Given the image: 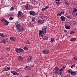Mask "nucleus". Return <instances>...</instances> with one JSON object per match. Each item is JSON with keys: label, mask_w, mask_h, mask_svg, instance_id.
Segmentation results:
<instances>
[{"label": "nucleus", "mask_w": 77, "mask_h": 77, "mask_svg": "<svg viewBox=\"0 0 77 77\" xmlns=\"http://www.w3.org/2000/svg\"><path fill=\"white\" fill-rule=\"evenodd\" d=\"M11 73L12 74H13V75H17V72H15L13 71H11Z\"/></svg>", "instance_id": "4468645a"}, {"label": "nucleus", "mask_w": 77, "mask_h": 77, "mask_svg": "<svg viewBox=\"0 0 77 77\" xmlns=\"http://www.w3.org/2000/svg\"><path fill=\"white\" fill-rule=\"evenodd\" d=\"M24 69H25V70H28V68L27 66L25 67Z\"/></svg>", "instance_id": "f704fd0d"}, {"label": "nucleus", "mask_w": 77, "mask_h": 77, "mask_svg": "<svg viewBox=\"0 0 77 77\" xmlns=\"http://www.w3.org/2000/svg\"><path fill=\"white\" fill-rule=\"evenodd\" d=\"M6 50H9V48H7Z\"/></svg>", "instance_id": "680f3d73"}, {"label": "nucleus", "mask_w": 77, "mask_h": 77, "mask_svg": "<svg viewBox=\"0 0 77 77\" xmlns=\"http://www.w3.org/2000/svg\"><path fill=\"white\" fill-rule=\"evenodd\" d=\"M23 49L24 50H28V48L26 46H25L23 48Z\"/></svg>", "instance_id": "a878e982"}, {"label": "nucleus", "mask_w": 77, "mask_h": 77, "mask_svg": "<svg viewBox=\"0 0 77 77\" xmlns=\"http://www.w3.org/2000/svg\"><path fill=\"white\" fill-rule=\"evenodd\" d=\"M48 38L46 36H45L43 38L44 40H48Z\"/></svg>", "instance_id": "412c9836"}, {"label": "nucleus", "mask_w": 77, "mask_h": 77, "mask_svg": "<svg viewBox=\"0 0 77 77\" xmlns=\"http://www.w3.org/2000/svg\"><path fill=\"white\" fill-rule=\"evenodd\" d=\"M69 12L71 15H74L75 13H74V12H73L72 9H70Z\"/></svg>", "instance_id": "0eeeda50"}, {"label": "nucleus", "mask_w": 77, "mask_h": 77, "mask_svg": "<svg viewBox=\"0 0 77 77\" xmlns=\"http://www.w3.org/2000/svg\"><path fill=\"white\" fill-rule=\"evenodd\" d=\"M29 14L30 15H36V13L34 11H31L29 12Z\"/></svg>", "instance_id": "20e7f679"}, {"label": "nucleus", "mask_w": 77, "mask_h": 77, "mask_svg": "<svg viewBox=\"0 0 77 77\" xmlns=\"http://www.w3.org/2000/svg\"><path fill=\"white\" fill-rule=\"evenodd\" d=\"M21 14H22V12L21 11H20L18 12V16L17 17H20L21 15Z\"/></svg>", "instance_id": "1a4fd4ad"}, {"label": "nucleus", "mask_w": 77, "mask_h": 77, "mask_svg": "<svg viewBox=\"0 0 77 77\" xmlns=\"http://www.w3.org/2000/svg\"><path fill=\"white\" fill-rule=\"evenodd\" d=\"M26 9H30V8H29V6L26 7Z\"/></svg>", "instance_id": "3c124183"}, {"label": "nucleus", "mask_w": 77, "mask_h": 77, "mask_svg": "<svg viewBox=\"0 0 77 77\" xmlns=\"http://www.w3.org/2000/svg\"><path fill=\"white\" fill-rule=\"evenodd\" d=\"M10 40L12 41H15V39L14 37H10Z\"/></svg>", "instance_id": "2eb2a0df"}, {"label": "nucleus", "mask_w": 77, "mask_h": 77, "mask_svg": "<svg viewBox=\"0 0 77 77\" xmlns=\"http://www.w3.org/2000/svg\"><path fill=\"white\" fill-rule=\"evenodd\" d=\"M43 53L46 54H47L48 53H49V51L48 50H44L43 51Z\"/></svg>", "instance_id": "39448f33"}, {"label": "nucleus", "mask_w": 77, "mask_h": 77, "mask_svg": "<svg viewBox=\"0 0 77 77\" xmlns=\"http://www.w3.org/2000/svg\"><path fill=\"white\" fill-rule=\"evenodd\" d=\"M75 10H73V13L74 14V12H77V8H74Z\"/></svg>", "instance_id": "b1692460"}, {"label": "nucleus", "mask_w": 77, "mask_h": 77, "mask_svg": "<svg viewBox=\"0 0 77 77\" xmlns=\"http://www.w3.org/2000/svg\"><path fill=\"white\" fill-rule=\"evenodd\" d=\"M32 21L33 22H35V17H33L32 18Z\"/></svg>", "instance_id": "5701e85b"}, {"label": "nucleus", "mask_w": 77, "mask_h": 77, "mask_svg": "<svg viewBox=\"0 0 77 77\" xmlns=\"http://www.w3.org/2000/svg\"><path fill=\"white\" fill-rule=\"evenodd\" d=\"M45 34H46V31L45 30Z\"/></svg>", "instance_id": "052dcab7"}, {"label": "nucleus", "mask_w": 77, "mask_h": 77, "mask_svg": "<svg viewBox=\"0 0 77 77\" xmlns=\"http://www.w3.org/2000/svg\"><path fill=\"white\" fill-rule=\"evenodd\" d=\"M57 15L58 17H60V16H61V15H62V14L60 12V13H59L57 14Z\"/></svg>", "instance_id": "bb28decb"}, {"label": "nucleus", "mask_w": 77, "mask_h": 77, "mask_svg": "<svg viewBox=\"0 0 77 77\" xmlns=\"http://www.w3.org/2000/svg\"><path fill=\"white\" fill-rule=\"evenodd\" d=\"M20 49L16 48L15 49V51L16 52H17V53H19V51Z\"/></svg>", "instance_id": "393cba45"}, {"label": "nucleus", "mask_w": 77, "mask_h": 77, "mask_svg": "<svg viewBox=\"0 0 77 77\" xmlns=\"http://www.w3.org/2000/svg\"><path fill=\"white\" fill-rule=\"evenodd\" d=\"M8 24H9V22L7 21V20H6L4 22V24L5 25V26H7L8 25Z\"/></svg>", "instance_id": "9b49d317"}, {"label": "nucleus", "mask_w": 77, "mask_h": 77, "mask_svg": "<svg viewBox=\"0 0 77 77\" xmlns=\"http://www.w3.org/2000/svg\"><path fill=\"white\" fill-rule=\"evenodd\" d=\"M15 25L16 26V28H17L19 32H22L24 29V28L22 27L20 24L18 22H16L15 23Z\"/></svg>", "instance_id": "f257e3e1"}, {"label": "nucleus", "mask_w": 77, "mask_h": 77, "mask_svg": "<svg viewBox=\"0 0 77 77\" xmlns=\"http://www.w3.org/2000/svg\"><path fill=\"white\" fill-rule=\"evenodd\" d=\"M46 17V16H43V15H42V16H40V18H43V17Z\"/></svg>", "instance_id": "e433bc0d"}, {"label": "nucleus", "mask_w": 77, "mask_h": 77, "mask_svg": "<svg viewBox=\"0 0 77 77\" xmlns=\"http://www.w3.org/2000/svg\"><path fill=\"white\" fill-rule=\"evenodd\" d=\"M28 67V70H30V69H32L29 66H27Z\"/></svg>", "instance_id": "473e14b6"}, {"label": "nucleus", "mask_w": 77, "mask_h": 77, "mask_svg": "<svg viewBox=\"0 0 77 77\" xmlns=\"http://www.w3.org/2000/svg\"><path fill=\"white\" fill-rule=\"evenodd\" d=\"M55 71H60V69H59L58 67H55L54 69Z\"/></svg>", "instance_id": "dca6fc26"}, {"label": "nucleus", "mask_w": 77, "mask_h": 77, "mask_svg": "<svg viewBox=\"0 0 77 77\" xmlns=\"http://www.w3.org/2000/svg\"><path fill=\"white\" fill-rule=\"evenodd\" d=\"M60 13H61V15L62 14H65V11H62L61 12H60Z\"/></svg>", "instance_id": "c756f323"}, {"label": "nucleus", "mask_w": 77, "mask_h": 77, "mask_svg": "<svg viewBox=\"0 0 77 77\" xmlns=\"http://www.w3.org/2000/svg\"><path fill=\"white\" fill-rule=\"evenodd\" d=\"M56 2H59V1H60V0H55Z\"/></svg>", "instance_id": "bf43d9fd"}, {"label": "nucleus", "mask_w": 77, "mask_h": 77, "mask_svg": "<svg viewBox=\"0 0 77 77\" xmlns=\"http://www.w3.org/2000/svg\"><path fill=\"white\" fill-rule=\"evenodd\" d=\"M74 32L73 31H72L70 33V34H72L73 33H74Z\"/></svg>", "instance_id": "c03bdc74"}, {"label": "nucleus", "mask_w": 77, "mask_h": 77, "mask_svg": "<svg viewBox=\"0 0 77 77\" xmlns=\"http://www.w3.org/2000/svg\"><path fill=\"white\" fill-rule=\"evenodd\" d=\"M5 37H8V35H5Z\"/></svg>", "instance_id": "6e6d98bb"}, {"label": "nucleus", "mask_w": 77, "mask_h": 77, "mask_svg": "<svg viewBox=\"0 0 77 77\" xmlns=\"http://www.w3.org/2000/svg\"><path fill=\"white\" fill-rule=\"evenodd\" d=\"M18 59L19 61H23V57L21 56H19L18 57Z\"/></svg>", "instance_id": "423d86ee"}, {"label": "nucleus", "mask_w": 77, "mask_h": 77, "mask_svg": "<svg viewBox=\"0 0 77 77\" xmlns=\"http://www.w3.org/2000/svg\"><path fill=\"white\" fill-rule=\"evenodd\" d=\"M41 37H43V35H41Z\"/></svg>", "instance_id": "e2e57ef3"}, {"label": "nucleus", "mask_w": 77, "mask_h": 77, "mask_svg": "<svg viewBox=\"0 0 77 77\" xmlns=\"http://www.w3.org/2000/svg\"><path fill=\"white\" fill-rule=\"evenodd\" d=\"M70 28V26H68V29H69Z\"/></svg>", "instance_id": "864d4df0"}, {"label": "nucleus", "mask_w": 77, "mask_h": 77, "mask_svg": "<svg viewBox=\"0 0 77 77\" xmlns=\"http://www.w3.org/2000/svg\"><path fill=\"white\" fill-rule=\"evenodd\" d=\"M75 66V65H73L72 66H71V67L72 68H73V67H74Z\"/></svg>", "instance_id": "37998d69"}, {"label": "nucleus", "mask_w": 77, "mask_h": 77, "mask_svg": "<svg viewBox=\"0 0 77 77\" xmlns=\"http://www.w3.org/2000/svg\"><path fill=\"white\" fill-rule=\"evenodd\" d=\"M7 20L6 19L3 18L2 20V21H5Z\"/></svg>", "instance_id": "7c9ffc66"}, {"label": "nucleus", "mask_w": 77, "mask_h": 77, "mask_svg": "<svg viewBox=\"0 0 77 77\" xmlns=\"http://www.w3.org/2000/svg\"><path fill=\"white\" fill-rule=\"evenodd\" d=\"M9 69H10V67H8L4 69L3 70V71H8V70H9Z\"/></svg>", "instance_id": "f8f14e48"}, {"label": "nucleus", "mask_w": 77, "mask_h": 77, "mask_svg": "<svg viewBox=\"0 0 77 77\" xmlns=\"http://www.w3.org/2000/svg\"><path fill=\"white\" fill-rule=\"evenodd\" d=\"M65 3L66 5H68V2L67 1H65Z\"/></svg>", "instance_id": "49530a36"}, {"label": "nucleus", "mask_w": 77, "mask_h": 77, "mask_svg": "<svg viewBox=\"0 0 77 77\" xmlns=\"http://www.w3.org/2000/svg\"><path fill=\"white\" fill-rule=\"evenodd\" d=\"M0 36H1V37H4V35L1 33H0Z\"/></svg>", "instance_id": "72a5a7b5"}, {"label": "nucleus", "mask_w": 77, "mask_h": 77, "mask_svg": "<svg viewBox=\"0 0 77 77\" xmlns=\"http://www.w3.org/2000/svg\"><path fill=\"white\" fill-rule=\"evenodd\" d=\"M14 7H11L10 9V11H14Z\"/></svg>", "instance_id": "c9c22d12"}, {"label": "nucleus", "mask_w": 77, "mask_h": 77, "mask_svg": "<svg viewBox=\"0 0 77 77\" xmlns=\"http://www.w3.org/2000/svg\"><path fill=\"white\" fill-rule=\"evenodd\" d=\"M9 20H13V18L12 17H10L9 18Z\"/></svg>", "instance_id": "79ce46f5"}, {"label": "nucleus", "mask_w": 77, "mask_h": 77, "mask_svg": "<svg viewBox=\"0 0 77 77\" xmlns=\"http://www.w3.org/2000/svg\"><path fill=\"white\" fill-rule=\"evenodd\" d=\"M25 77H29V76H26Z\"/></svg>", "instance_id": "0e129e2a"}, {"label": "nucleus", "mask_w": 77, "mask_h": 77, "mask_svg": "<svg viewBox=\"0 0 77 77\" xmlns=\"http://www.w3.org/2000/svg\"><path fill=\"white\" fill-rule=\"evenodd\" d=\"M68 72H69V74H70L71 75L72 73V70L70 69L68 70Z\"/></svg>", "instance_id": "a211bd4d"}, {"label": "nucleus", "mask_w": 77, "mask_h": 77, "mask_svg": "<svg viewBox=\"0 0 77 77\" xmlns=\"http://www.w3.org/2000/svg\"><path fill=\"white\" fill-rule=\"evenodd\" d=\"M44 32L43 30H40L39 31V36H40L41 35H42V34L44 33Z\"/></svg>", "instance_id": "6e6552de"}, {"label": "nucleus", "mask_w": 77, "mask_h": 77, "mask_svg": "<svg viewBox=\"0 0 77 77\" xmlns=\"http://www.w3.org/2000/svg\"><path fill=\"white\" fill-rule=\"evenodd\" d=\"M65 68V66H63L62 68L60 69V71H62L63 69H64Z\"/></svg>", "instance_id": "c85d7f7f"}, {"label": "nucleus", "mask_w": 77, "mask_h": 77, "mask_svg": "<svg viewBox=\"0 0 77 77\" xmlns=\"http://www.w3.org/2000/svg\"><path fill=\"white\" fill-rule=\"evenodd\" d=\"M65 27L66 29H68V26L66 25V24L65 25Z\"/></svg>", "instance_id": "ea45409f"}, {"label": "nucleus", "mask_w": 77, "mask_h": 77, "mask_svg": "<svg viewBox=\"0 0 77 77\" xmlns=\"http://www.w3.org/2000/svg\"><path fill=\"white\" fill-rule=\"evenodd\" d=\"M45 9H46H46H47V8H48V6H46L45 7Z\"/></svg>", "instance_id": "de8ad7c7"}, {"label": "nucleus", "mask_w": 77, "mask_h": 77, "mask_svg": "<svg viewBox=\"0 0 77 77\" xmlns=\"http://www.w3.org/2000/svg\"><path fill=\"white\" fill-rule=\"evenodd\" d=\"M62 74V71H60V72H59V73H58L59 75H61Z\"/></svg>", "instance_id": "2f4dec72"}, {"label": "nucleus", "mask_w": 77, "mask_h": 77, "mask_svg": "<svg viewBox=\"0 0 77 77\" xmlns=\"http://www.w3.org/2000/svg\"><path fill=\"white\" fill-rule=\"evenodd\" d=\"M73 59H74V60H77V57H76V56L74 57H73Z\"/></svg>", "instance_id": "58836bf2"}, {"label": "nucleus", "mask_w": 77, "mask_h": 77, "mask_svg": "<svg viewBox=\"0 0 77 77\" xmlns=\"http://www.w3.org/2000/svg\"><path fill=\"white\" fill-rule=\"evenodd\" d=\"M38 23V24H44V21L43 20H38L37 21Z\"/></svg>", "instance_id": "7ed1b4c3"}, {"label": "nucleus", "mask_w": 77, "mask_h": 77, "mask_svg": "<svg viewBox=\"0 0 77 77\" xmlns=\"http://www.w3.org/2000/svg\"><path fill=\"white\" fill-rule=\"evenodd\" d=\"M30 66H31L32 67H33V65H31Z\"/></svg>", "instance_id": "13d9d810"}, {"label": "nucleus", "mask_w": 77, "mask_h": 77, "mask_svg": "<svg viewBox=\"0 0 77 77\" xmlns=\"http://www.w3.org/2000/svg\"><path fill=\"white\" fill-rule=\"evenodd\" d=\"M46 29H47V27L46 26H43L42 28V30L45 31Z\"/></svg>", "instance_id": "f3484780"}, {"label": "nucleus", "mask_w": 77, "mask_h": 77, "mask_svg": "<svg viewBox=\"0 0 77 77\" xmlns=\"http://www.w3.org/2000/svg\"><path fill=\"white\" fill-rule=\"evenodd\" d=\"M23 51H24L23 49L20 48L18 53H22Z\"/></svg>", "instance_id": "ddd939ff"}, {"label": "nucleus", "mask_w": 77, "mask_h": 77, "mask_svg": "<svg viewBox=\"0 0 77 77\" xmlns=\"http://www.w3.org/2000/svg\"><path fill=\"white\" fill-rule=\"evenodd\" d=\"M68 18H69V19L71 18V17H70V16H68Z\"/></svg>", "instance_id": "4d7b16f0"}, {"label": "nucleus", "mask_w": 77, "mask_h": 77, "mask_svg": "<svg viewBox=\"0 0 77 77\" xmlns=\"http://www.w3.org/2000/svg\"><path fill=\"white\" fill-rule=\"evenodd\" d=\"M29 6V5H26L25 6V8H27Z\"/></svg>", "instance_id": "8fccbe9b"}, {"label": "nucleus", "mask_w": 77, "mask_h": 77, "mask_svg": "<svg viewBox=\"0 0 77 77\" xmlns=\"http://www.w3.org/2000/svg\"><path fill=\"white\" fill-rule=\"evenodd\" d=\"M64 32H67V31L66 30H64Z\"/></svg>", "instance_id": "5fc2aeb1"}, {"label": "nucleus", "mask_w": 77, "mask_h": 77, "mask_svg": "<svg viewBox=\"0 0 77 77\" xmlns=\"http://www.w3.org/2000/svg\"><path fill=\"white\" fill-rule=\"evenodd\" d=\"M71 41H76V39L75 38H72L70 39Z\"/></svg>", "instance_id": "6ab92c4d"}, {"label": "nucleus", "mask_w": 77, "mask_h": 77, "mask_svg": "<svg viewBox=\"0 0 77 77\" xmlns=\"http://www.w3.org/2000/svg\"><path fill=\"white\" fill-rule=\"evenodd\" d=\"M26 44H30V42H29V40H26Z\"/></svg>", "instance_id": "4c0bfd02"}, {"label": "nucleus", "mask_w": 77, "mask_h": 77, "mask_svg": "<svg viewBox=\"0 0 77 77\" xmlns=\"http://www.w3.org/2000/svg\"><path fill=\"white\" fill-rule=\"evenodd\" d=\"M32 0L33 2H36V3H38V2H37L36 1V0Z\"/></svg>", "instance_id": "09e8293b"}, {"label": "nucleus", "mask_w": 77, "mask_h": 77, "mask_svg": "<svg viewBox=\"0 0 77 77\" xmlns=\"http://www.w3.org/2000/svg\"><path fill=\"white\" fill-rule=\"evenodd\" d=\"M45 10H46V9L45 8H44L42 10V11H45Z\"/></svg>", "instance_id": "603ef678"}, {"label": "nucleus", "mask_w": 77, "mask_h": 77, "mask_svg": "<svg viewBox=\"0 0 77 77\" xmlns=\"http://www.w3.org/2000/svg\"><path fill=\"white\" fill-rule=\"evenodd\" d=\"M60 19L61 21L62 22L65 21V20H66V18H65V17L63 16H61L60 17Z\"/></svg>", "instance_id": "f03ea898"}, {"label": "nucleus", "mask_w": 77, "mask_h": 77, "mask_svg": "<svg viewBox=\"0 0 77 77\" xmlns=\"http://www.w3.org/2000/svg\"><path fill=\"white\" fill-rule=\"evenodd\" d=\"M56 4H57L58 5H60V2H56Z\"/></svg>", "instance_id": "a19ab883"}, {"label": "nucleus", "mask_w": 77, "mask_h": 77, "mask_svg": "<svg viewBox=\"0 0 77 77\" xmlns=\"http://www.w3.org/2000/svg\"><path fill=\"white\" fill-rule=\"evenodd\" d=\"M54 42V38H51V42Z\"/></svg>", "instance_id": "cd10ccee"}, {"label": "nucleus", "mask_w": 77, "mask_h": 77, "mask_svg": "<svg viewBox=\"0 0 77 77\" xmlns=\"http://www.w3.org/2000/svg\"><path fill=\"white\" fill-rule=\"evenodd\" d=\"M32 56H29V58L27 60V62H30L31 60H32Z\"/></svg>", "instance_id": "9d476101"}, {"label": "nucleus", "mask_w": 77, "mask_h": 77, "mask_svg": "<svg viewBox=\"0 0 77 77\" xmlns=\"http://www.w3.org/2000/svg\"><path fill=\"white\" fill-rule=\"evenodd\" d=\"M71 75H77V73L75 72H72L71 74Z\"/></svg>", "instance_id": "aec40b11"}, {"label": "nucleus", "mask_w": 77, "mask_h": 77, "mask_svg": "<svg viewBox=\"0 0 77 77\" xmlns=\"http://www.w3.org/2000/svg\"><path fill=\"white\" fill-rule=\"evenodd\" d=\"M54 73L55 74H57V73H58V71L55 70V72Z\"/></svg>", "instance_id": "a18cd8bd"}, {"label": "nucleus", "mask_w": 77, "mask_h": 77, "mask_svg": "<svg viewBox=\"0 0 77 77\" xmlns=\"http://www.w3.org/2000/svg\"><path fill=\"white\" fill-rule=\"evenodd\" d=\"M8 41L6 39H4L2 41V43H5V42H6Z\"/></svg>", "instance_id": "4be33fe9"}]
</instances>
